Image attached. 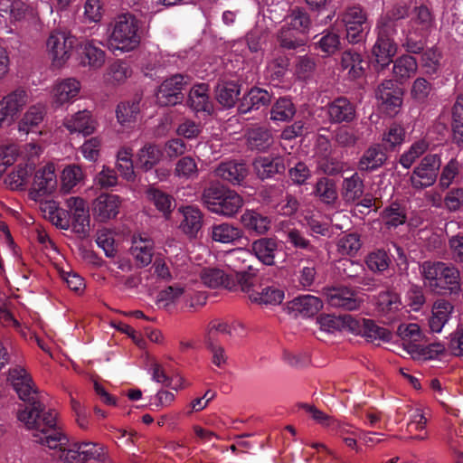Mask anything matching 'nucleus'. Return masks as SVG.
Returning a JSON list of instances; mask_svg holds the SVG:
<instances>
[{
    "mask_svg": "<svg viewBox=\"0 0 463 463\" xmlns=\"http://www.w3.org/2000/svg\"><path fill=\"white\" fill-rule=\"evenodd\" d=\"M18 420L32 432L33 440L55 451L61 463H101L109 458L104 445L93 441H70L57 427V413L33 402L17 413Z\"/></svg>",
    "mask_w": 463,
    "mask_h": 463,
    "instance_id": "nucleus-1",
    "label": "nucleus"
},
{
    "mask_svg": "<svg viewBox=\"0 0 463 463\" xmlns=\"http://www.w3.org/2000/svg\"><path fill=\"white\" fill-rule=\"evenodd\" d=\"M423 286L436 295H458L461 291L459 270L441 261H424L420 265Z\"/></svg>",
    "mask_w": 463,
    "mask_h": 463,
    "instance_id": "nucleus-2",
    "label": "nucleus"
},
{
    "mask_svg": "<svg viewBox=\"0 0 463 463\" xmlns=\"http://www.w3.org/2000/svg\"><path fill=\"white\" fill-rule=\"evenodd\" d=\"M202 203L209 212L224 218L235 217L245 203L236 191L217 183L203 189Z\"/></svg>",
    "mask_w": 463,
    "mask_h": 463,
    "instance_id": "nucleus-3",
    "label": "nucleus"
},
{
    "mask_svg": "<svg viewBox=\"0 0 463 463\" xmlns=\"http://www.w3.org/2000/svg\"><path fill=\"white\" fill-rule=\"evenodd\" d=\"M141 42L137 19L129 13L117 15L108 27V44L123 52L137 49Z\"/></svg>",
    "mask_w": 463,
    "mask_h": 463,
    "instance_id": "nucleus-4",
    "label": "nucleus"
},
{
    "mask_svg": "<svg viewBox=\"0 0 463 463\" xmlns=\"http://www.w3.org/2000/svg\"><path fill=\"white\" fill-rule=\"evenodd\" d=\"M76 38L72 33L61 28L50 32L46 42V53L53 67L61 68L66 64L72 54Z\"/></svg>",
    "mask_w": 463,
    "mask_h": 463,
    "instance_id": "nucleus-5",
    "label": "nucleus"
},
{
    "mask_svg": "<svg viewBox=\"0 0 463 463\" xmlns=\"http://www.w3.org/2000/svg\"><path fill=\"white\" fill-rule=\"evenodd\" d=\"M33 179L28 189L30 200L39 203L52 195L58 187L56 166L53 163L48 162L40 165L33 172Z\"/></svg>",
    "mask_w": 463,
    "mask_h": 463,
    "instance_id": "nucleus-6",
    "label": "nucleus"
},
{
    "mask_svg": "<svg viewBox=\"0 0 463 463\" xmlns=\"http://www.w3.org/2000/svg\"><path fill=\"white\" fill-rule=\"evenodd\" d=\"M29 102V94L24 88H16L0 99V129L15 122Z\"/></svg>",
    "mask_w": 463,
    "mask_h": 463,
    "instance_id": "nucleus-7",
    "label": "nucleus"
},
{
    "mask_svg": "<svg viewBox=\"0 0 463 463\" xmlns=\"http://www.w3.org/2000/svg\"><path fill=\"white\" fill-rule=\"evenodd\" d=\"M441 165L440 157L436 154L425 156L410 175V184L415 190L420 191L433 185Z\"/></svg>",
    "mask_w": 463,
    "mask_h": 463,
    "instance_id": "nucleus-8",
    "label": "nucleus"
},
{
    "mask_svg": "<svg viewBox=\"0 0 463 463\" xmlns=\"http://www.w3.org/2000/svg\"><path fill=\"white\" fill-rule=\"evenodd\" d=\"M190 82V78L175 74L165 80L156 92V101L161 106H174L180 103L184 95L182 90Z\"/></svg>",
    "mask_w": 463,
    "mask_h": 463,
    "instance_id": "nucleus-9",
    "label": "nucleus"
},
{
    "mask_svg": "<svg viewBox=\"0 0 463 463\" xmlns=\"http://www.w3.org/2000/svg\"><path fill=\"white\" fill-rule=\"evenodd\" d=\"M346 38L351 43H357L364 38V32L369 28L365 12L357 5L347 7L342 14Z\"/></svg>",
    "mask_w": 463,
    "mask_h": 463,
    "instance_id": "nucleus-10",
    "label": "nucleus"
},
{
    "mask_svg": "<svg viewBox=\"0 0 463 463\" xmlns=\"http://www.w3.org/2000/svg\"><path fill=\"white\" fill-rule=\"evenodd\" d=\"M65 206L73 231L80 235H86L90 222L86 201L79 196H71L65 200Z\"/></svg>",
    "mask_w": 463,
    "mask_h": 463,
    "instance_id": "nucleus-11",
    "label": "nucleus"
},
{
    "mask_svg": "<svg viewBox=\"0 0 463 463\" xmlns=\"http://www.w3.org/2000/svg\"><path fill=\"white\" fill-rule=\"evenodd\" d=\"M0 16L12 23L34 21L38 17V11L33 5L21 0H1Z\"/></svg>",
    "mask_w": 463,
    "mask_h": 463,
    "instance_id": "nucleus-12",
    "label": "nucleus"
},
{
    "mask_svg": "<svg viewBox=\"0 0 463 463\" xmlns=\"http://www.w3.org/2000/svg\"><path fill=\"white\" fill-rule=\"evenodd\" d=\"M7 381L10 383L18 397L24 402H31L36 392L34 383L26 369L14 365L8 370Z\"/></svg>",
    "mask_w": 463,
    "mask_h": 463,
    "instance_id": "nucleus-13",
    "label": "nucleus"
},
{
    "mask_svg": "<svg viewBox=\"0 0 463 463\" xmlns=\"http://www.w3.org/2000/svg\"><path fill=\"white\" fill-rule=\"evenodd\" d=\"M399 336L403 341V345L408 354L414 359L425 355V349L420 345L423 340V334L417 324H402L397 329Z\"/></svg>",
    "mask_w": 463,
    "mask_h": 463,
    "instance_id": "nucleus-14",
    "label": "nucleus"
},
{
    "mask_svg": "<svg viewBox=\"0 0 463 463\" xmlns=\"http://www.w3.org/2000/svg\"><path fill=\"white\" fill-rule=\"evenodd\" d=\"M326 296L332 307L348 311L359 309L364 302L354 290L347 287L327 288Z\"/></svg>",
    "mask_w": 463,
    "mask_h": 463,
    "instance_id": "nucleus-15",
    "label": "nucleus"
},
{
    "mask_svg": "<svg viewBox=\"0 0 463 463\" xmlns=\"http://www.w3.org/2000/svg\"><path fill=\"white\" fill-rule=\"evenodd\" d=\"M80 89V81L76 78H66L57 80L52 90V103L57 107L72 103L77 99Z\"/></svg>",
    "mask_w": 463,
    "mask_h": 463,
    "instance_id": "nucleus-16",
    "label": "nucleus"
},
{
    "mask_svg": "<svg viewBox=\"0 0 463 463\" xmlns=\"http://www.w3.org/2000/svg\"><path fill=\"white\" fill-rule=\"evenodd\" d=\"M121 203V198L117 194H101L92 203L94 218L102 222L115 218L119 212Z\"/></svg>",
    "mask_w": 463,
    "mask_h": 463,
    "instance_id": "nucleus-17",
    "label": "nucleus"
},
{
    "mask_svg": "<svg viewBox=\"0 0 463 463\" xmlns=\"http://www.w3.org/2000/svg\"><path fill=\"white\" fill-rule=\"evenodd\" d=\"M376 98L383 109L392 116L398 112L402 103V91L395 88L394 81L392 80H386L378 86Z\"/></svg>",
    "mask_w": 463,
    "mask_h": 463,
    "instance_id": "nucleus-18",
    "label": "nucleus"
},
{
    "mask_svg": "<svg viewBox=\"0 0 463 463\" xmlns=\"http://www.w3.org/2000/svg\"><path fill=\"white\" fill-rule=\"evenodd\" d=\"M241 290L248 294L251 302L261 305H279L282 303L285 294L282 289L275 287H267L260 292L251 288V283L248 279L241 280Z\"/></svg>",
    "mask_w": 463,
    "mask_h": 463,
    "instance_id": "nucleus-19",
    "label": "nucleus"
},
{
    "mask_svg": "<svg viewBox=\"0 0 463 463\" xmlns=\"http://www.w3.org/2000/svg\"><path fill=\"white\" fill-rule=\"evenodd\" d=\"M63 126L71 133H79L89 136L96 130V123L88 110L78 111L67 116L63 120Z\"/></svg>",
    "mask_w": 463,
    "mask_h": 463,
    "instance_id": "nucleus-20",
    "label": "nucleus"
},
{
    "mask_svg": "<svg viewBox=\"0 0 463 463\" xmlns=\"http://www.w3.org/2000/svg\"><path fill=\"white\" fill-rule=\"evenodd\" d=\"M278 249L279 243L275 238L263 237L252 241L249 250L264 265L273 266Z\"/></svg>",
    "mask_w": 463,
    "mask_h": 463,
    "instance_id": "nucleus-21",
    "label": "nucleus"
},
{
    "mask_svg": "<svg viewBox=\"0 0 463 463\" xmlns=\"http://www.w3.org/2000/svg\"><path fill=\"white\" fill-rule=\"evenodd\" d=\"M245 164L237 161L221 163L214 170L217 177L229 182L233 185L241 184L248 175Z\"/></svg>",
    "mask_w": 463,
    "mask_h": 463,
    "instance_id": "nucleus-22",
    "label": "nucleus"
},
{
    "mask_svg": "<svg viewBox=\"0 0 463 463\" xmlns=\"http://www.w3.org/2000/svg\"><path fill=\"white\" fill-rule=\"evenodd\" d=\"M240 222L247 231L257 235H265L271 226V220L255 210L244 211Z\"/></svg>",
    "mask_w": 463,
    "mask_h": 463,
    "instance_id": "nucleus-23",
    "label": "nucleus"
},
{
    "mask_svg": "<svg viewBox=\"0 0 463 463\" xmlns=\"http://www.w3.org/2000/svg\"><path fill=\"white\" fill-rule=\"evenodd\" d=\"M327 114L333 123L351 122L355 118V109L347 99L338 98L327 106Z\"/></svg>",
    "mask_w": 463,
    "mask_h": 463,
    "instance_id": "nucleus-24",
    "label": "nucleus"
},
{
    "mask_svg": "<svg viewBox=\"0 0 463 463\" xmlns=\"http://www.w3.org/2000/svg\"><path fill=\"white\" fill-rule=\"evenodd\" d=\"M154 251V242L147 236H134L130 253L139 266H147L151 263Z\"/></svg>",
    "mask_w": 463,
    "mask_h": 463,
    "instance_id": "nucleus-25",
    "label": "nucleus"
},
{
    "mask_svg": "<svg viewBox=\"0 0 463 463\" xmlns=\"http://www.w3.org/2000/svg\"><path fill=\"white\" fill-rule=\"evenodd\" d=\"M286 165L279 157L259 156L253 162V169L261 180L274 177L285 171Z\"/></svg>",
    "mask_w": 463,
    "mask_h": 463,
    "instance_id": "nucleus-26",
    "label": "nucleus"
},
{
    "mask_svg": "<svg viewBox=\"0 0 463 463\" xmlns=\"http://www.w3.org/2000/svg\"><path fill=\"white\" fill-rule=\"evenodd\" d=\"M373 55L376 65L384 69L392 61L397 52V45L391 38H377L373 47Z\"/></svg>",
    "mask_w": 463,
    "mask_h": 463,
    "instance_id": "nucleus-27",
    "label": "nucleus"
},
{
    "mask_svg": "<svg viewBox=\"0 0 463 463\" xmlns=\"http://www.w3.org/2000/svg\"><path fill=\"white\" fill-rule=\"evenodd\" d=\"M323 307L319 298L312 295L299 296L288 303V308L302 317H313Z\"/></svg>",
    "mask_w": 463,
    "mask_h": 463,
    "instance_id": "nucleus-28",
    "label": "nucleus"
},
{
    "mask_svg": "<svg viewBox=\"0 0 463 463\" xmlns=\"http://www.w3.org/2000/svg\"><path fill=\"white\" fill-rule=\"evenodd\" d=\"M183 220L179 224L181 231L190 238H195L203 226V214L198 208L186 206L181 210Z\"/></svg>",
    "mask_w": 463,
    "mask_h": 463,
    "instance_id": "nucleus-29",
    "label": "nucleus"
},
{
    "mask_svg": "<svg viewBox=\"0 0 463 463\" xmlns=\"http://www.w3.org/2000/svg\"><path fill=\"white\" fill-rule=\"evenodd\" d=\"M82 62L90 68L98 70L105 63L106 53L93 41L85 40L80 43Z\"/></svg>",
    "mask_w": 463,
    "mask_h": 463,
    "instance_id": "nucleus-30",
    "label": "nucleus"
},
{
    "mask_svg": "<svg viewBox=\"0 0 463 463\" xmlns=\"http://www.w3.org/2000/svg\"><path fill=\"white\" fill-rule=\"evenodd\" d=\"M453 311V306L447 300H437L432 307V315L429 324L430 330L434 333L441 332Z\"/></svg>",
    "mask_w": 463,
    "mask_h": 463,
    "instance_id": "nucleus-31",
    "label": "nucleus"
},
{
    "mask_svg": "<svg viewBox=\"0 0 463 463\" xmlns=\"http://www.w3.org/2000/svg\"><path fill=\"white\" fill-rule=\"evenodd\" d=\"M45 107L43 104H35L25 111L19 120L17 129L20 133L27 135L33 128L38 127L43 120Z\"/></svg>",
    "mask_w": 463,
    "mask_h": 463,
    "instance_id": "nucleus-32",
    "label": "nucleus"
},
{
    "mask_svg": "<svg viewBox=\"0 0 463 463\" xmlns=\"http://www.w3.org/2000/svg\"><path fill=\"white\" fill-rule=\"evenodd\" d=\"M417 70L418 62L414 57L402 55L394 61L392 73L398 82L403 83L415 75Z\"/></svg>",
    "mask_w": 463,
    "mask_h": 463,
    "instance_id": "nucleus-33",
    "label": "nucleus"
},
{
    "mask_svg": "<svg viewBox=\"0 0 463 463\" xmlns=\"http://www.w3.org/2000/svg\"><path fill=\"white\" fill-rule=\"evenodd\" d=\"M374 303L377 311L383 316H390L399 311L402 301L398 294L391 290H384L374 297Z\"/></svg>",
    "mask_w": 463,
    "mask_h": 463,
    "instance_id": "nucleus-34",
    "label": "nucleus"
},
{
    "mask_svg": "<svg viewBox=\"0 0 463 463\" xmlns=\"http://www.w3.org/2000/svg\"><path fill=\"white\" fill-rule=\"evenodd\" d=\"M271 99L269 93L260 88H252L242 99L240 106L241 113H247L251 109H259L262 106H267Z\"/></svg>",
    "mask_w": 463,
    "mask_h": 463,
    "instance_id": "nucleus-35",
    "label": "nucleus"
},
{
    "mask_svg": "<svg viewBox=\"0 0 463 463\" xmlns=\"http://www.w3.org/2000/svg\"><path fill=\"white\" fill-rule=\"evenodd\" d=\"M387 157L379 146L368 147L361 156L358 166L361 171H374L381 167Z\"/></svg>",
    "mask_w": 463,
    "mask_h": 463,
    "instance_id": "nucleus-36",
    "label": "nucleus"
},
{
    "mask_svg": "<svg viewBox=\"0 0 463 463\" xmlns=\"http://www.w3.org/2000/svg\"><path fill=\"white\" fill-rule=\"evenodd\" d=\"M188 102L196 112L210 111L212 104L209 98V86L205 83L194 85L190 90Z\"/></svg>",
    "mask_w": 463,
    "mask_h": 463,
    "instance_id": "nucleus-37",
    "label": "nucleus"
},
{
    "mask_svg": "<svg viewBox=\"0 0 463 463\" xmlns=\"http://www.w3.org/2000/svg\"><path fill=\"white\" fill-rule=\"evenodd\" d=\"M84 179L82 168L75 164L66 165L61 174L60 192L69 194Z\"/></svg>",
    "mask_w": 463,
    "mask_h": 463,
    "instance_id": "nucleus-38",
    "label": "nucleus"
},
{
    "mask_svg": "<svg viewBox=\"0 0 463 463\" xmlns=\"http://www.w3.org/2000/svg\"><path fill=\"white\" fill-rule=\"evenodd\" d=\"M140 98L135 97L131 101L121 102L116 109L118 122L121 126L134 123L140 112Z\"/></svg>",
    "mask_w": 463,
    "mask_h": 463,
    "instance_id": "nucleus-39",
    "label": "nucleus"
},
{
    "mask_svg": "<svg viewBox=\"0 0 463 463\" xmlns=\"http://www.w3.org/2000/svg\"><path fill=\"white\" fill-rule=\"evenodd\" d=\"M250 258V251L247 249L238 248L226 252L223 259L224 266L235 272L237 275L244 274L242 269L250 268L247 265L248 260Z\"/></svg>",
    "mask_w": 463,
    "mask_h": 463,
    "instance_id": "nucleus-40",
    "label": "nucleus"
},
{
    "mask_svg": "<svg viewBox=\"0 0 463 463\" xmlns=\"http://www.w3.org/2000/svg\"><path fill=\"white\" fill-rule=\"evenodd\" d=\"M240 94V85L234 81H223L216 87V99L226 108L233 107L239 99Z\"/></svg>",
    "mask_w": 463,
    "mask_h": 463,
    "instance_id": "nucleus-41",
    "label": "nucleus"
},
{
    "mask_svg": "<svg viewBox=\"0 0 463 463\" xmlns=\"http://www.w3.org/2000/svg\"><path fill=\"white\" fill-rule=\"evenodd\" d=\"M162 156V151L157 146L146 144L137 153V165L148 171L161 160Z\"/></svg>",
    "mask_w": 463,
    "mask_h": 463,
    "instance_id": "nucleus-42",
    "label": "nucleus"
},
{
    "mask_svg": "<svg viewBox=\"0 0 463 463\" xmlns=\"http://www.w3.org/2000/svg\"><path fill=\"white\" fill-rule=\"evenodd\" d=\"M212 239L221 243H232L242 237V232L240 228L222 222L212 226Z\"/></svg>",
    "mask_w": 463,
    "mask_h": 463,
    "instance_id": "nucleus-43",
    "label": "nucleus"
},
{
    "mask_svg": "<svg viewBox=\"0 0 463 463\" xmlns=\"http://www.w3.org/2000/svg\"><path fill=\"white\" fill-rule=\"evenodd\" d=\"M33 172V164H20L8 175L5 182L12 190H24Z\"/></svg>",
    "mask_w": 463,
    "mask_h": 463,
    "instance_id": "nucleus-44",
    "label": "nucleus"
},
{
    "mask_svg": "<svg viewBox=\"0 0 463 463\" xmlns=\"http://www.w3.org/2000/svg\"><path fill=\"white\" fill-rule=\"evenodd\" d=\"M229 274L217 268H203L200 271L202 282L209 288L225 287L229 288L232 284Z\"/></svg>",
    "mask_w": 463,
    "mask_h": 463,
    "instance_id": "nucleus-45",
    "label": "nucleus"
},
{
    "mask_svg": "<svg viewBox=\"0 0 463 463\" xmlns=\"http://www.w3.org/2000/svg\"><path fill=\"white\" fill-rule=\"evenodd\" d=\"M341 66L343 70L347 71V74L351 79H357L364 73L362 56L352 50L343 52Z\"/></svg>",
    "mask_w": 463,
    "mask_h": 463,
    "instance_id": "nucleus-46",
    "label": "nucleus"
},
{
    "mask_svg": "<svg viewBox=\"0 0 463 463\" xmlns=\"http://www.w3.org/2000/svg\"><path fill=\"white\" fill-rule=\"evenodd\" d=\"M433 19L430 10L426 6H419L414 10V17L411 21V29L415 33L425 36L432 26Z\"/></svg>",
    "mask_w": 463,
    "mask_h": 463,
    "instance_id": "nucleus-47",
    "label": "nucleus"
},
{
    "mask_svg": "<svg viewBox=\"0 0 463 463\" xmlns=\"http://www.w3.org/2000/svg\"><path fill=\"white\" fill-rule=\"evenodd\" d=\"M132 74L130 66L122 61L112 63L104 74V80L111 85L123 83Z\"/></svg>",
    "mask_w": 463,
    "mask_h": 463,
    "instance_id": "nucleus-48",
    "label": "nucleus"
},
{
    "mask_svg": "<svg viewBox=\"0 0 463 463\" xmlns=\"http://www.w3.org/2000/svg\"><path fill=\"white\" fill-rule=\"evenodd\" d=\"M272 143V136L266 128H258L248 132V145L252 150L265 151Z\"/></svg>",
    "mask_w": 463,
    "mask_h": 463,
    "instance_id": "nucleus-49",
    "label": "nucleus"
},
{
    "mask_svg": "<svg viewBox=\"0 0 463 463\" xmlns=\"http://www.w3.org/2000/svg\"><path fill=\"white\" fill-rule=\"evenodd\" d=\"M146 197L165 216L171 213L174 208V200L169 194L155 187H150L146 190Z\"/></svg>",
    "mask_w": 463,
    "mask_h": 463,
    "instance_id": "nucleus-50",
    "label": "nucleus"
},
{
    "mask_svg": "<svg viewBox=\"0 0 463 463\" xmlns=\"http://www.w3.org/2000/svg\"><path fill=\"white\" fill-rule=\"evenodd\" d=\"M314 195L318 197L324 203H334L337 199V192L335 183L326 178L322 177L317 180L313 192Z\"/></svg>",
    "mask_w": 463,
    "mask_h": 463,
    "instance_id": "nucleus-51",
    "label": "nucleus"
},
{
    "mask_svg": "<svg viewBox=\"0 0 463 463\" xmlns=\"http://www.w3.org/2000/svg\"><path fill=\"white\" fill-rule=\"evenodd\" d=\"M278 42L282 48L295 50L303 46L306 39L285 24L278 33Z\"/></svg>",
    "mask_w": 463,
    "mask_h": 463,
    "instance_id": "nucleus-52",
    "label": "nucleus"
},
{
    "mask_svg": "<svg viewBox=\"0 0 463 463\" xmlns=\"http://www.w3.org/2000/svg\"><path fill=\"white\" fill-rule=\"evenodd\" d=\"M364 193V184L357 174L343 181L342 196L346 203H353L359 199Z\"/></svg>",
    "mask_w": 463,
    "mask_h": 463,
    "instance_id": "nucleus-53",
    "label": "nucleus"
},
{
    "mask_svg": "<svg viewBox=\"0 0 463 463\" xmlns=\"http://www.w3.org/2000/svg\"><path fill=\"white\" fill-rule=\"evenodd\" d=\"M453 139L458 145H463V97H458L452 108Z\"/></svg>",
    "mask_w": 463,
    "mask_h": 463,
    "instance_id": "nucleus-54",
    "label": "nucleus"
},
{
    "mask_svg": "<svg viewBox=\"0 0 463 463\" xmlns=\"http://www.w3.org/2000/svg\"><path fill=\"white\" fill-rule=\"evenodd\" d=\"M362 242L357 233L345 234L337 240L336 248L341 255L354 256L361 249Z\"/></svg>",
    "mask_w": 463,
    "mask_h": 463,
    "instance_id": "nucleus-55",
    "label": "nucleus"
},
{
    "mask_svg": "<svg viewBox=\"0 0 463 463\" xmlns=\"http://www.w3.org/2000/svg\"><path fill=\"white\" fill-rule=\"evenodd\" d=\"M184 288L179 286H169L161 290L156 297V304L160 307H169L175 304L182 297L185 298Z\"/></svg>",
    "mask_w": 463,
    "mask_h": 463,
    "instance_id": "nucleus-56",
    "label": "nucleus"
},
{
    "mask_svg": "<svg viewBox=\"0 0 463 463\" xmlns=\"http://www.w3.org/2000/svg\"><path fill=\"white\" fill-rule=\"evenodd\" d=\"M429 148V143L426 140H418L414 142L410 148L400 157L401 165L408 169L417 158L422 156Z\"/></svg>",
    "mask_w": 463,
    "mask_h": 463,
    "instance_id": "nucleus-57",
    "label": "nucleus"
},
{
    "mask_svg": "<svg viewBox=\"0 0 463 463\" xmlns=\"http://www.w3.org/2000/svg\"><path fill=\"white\" fill-rule=\"evenodd\" d=\"M285 24L304 37V34L307 33L310 27L311 22L309 15L306 12L294 10L286 18Z\"/></svg>",
    "mask_w": 463,
    "mask_h": 463,
    "instance_id": "nucleus-58",
    "label": "nucleus"
},
{
    "mask_svg": "<svg viewBox=\"0 0 463 463\" xmlns=\"http://www.w3.org/2000/svg\"><path fill=\"white\" fill-rule=\"evenodd\" d=\"M289 66L288 58L284 55L274 54L267 66V71L272 80H280L287 73Z\"/></svg>",
    "mask_w": 463,
    "mask_h": 463,
    "instance_id": "nucleus-59",
    "label": "nucleus"
},
{
    "mask_svg": "<svg viewBox=\"0 0 463 463\" xmlns=\"http://www.w3.org/2000/svg\"><path fill=\"white\" fill-rule=\"evenodd\" d=\"M365 263L370 270L383 272L389 268L391 259L385 250H377L368 254Z\"/></svg>",
    "mask_w": 463,
    "mask_h": 463,
    "instance_id": "nucleus-60",
    "label": "nucleus"
},
{
    "mask_svg": "<svg viewBox=\"0 0 463 463\" xmlns=\"http://www.w3.org/2000/svg\"><path fill=\"white\" fill-rule=\"evenodd\" d=\"M198 175V167L195 160L187 156L177 161L175 167V175L184 179H193Z\"/></svg>",
    "mask_w": 463,
    "mask_h": 463,
    "instance_id": "nucleus-61",
    "label": "nucleus"
},
{
    "mask_svg": "<svg viewBox=\"0 0 463 463\" xmlns=\"http://www.w3.org/2000/svg\"><path fill=\"white\" fill-rule=\"evenodd\" d=\"M295 114V108L288 99H279L271 109V119L275 121H287Z\"/></svg>",
    "mask_w": 463,
    "mask_h": 463,
    "instance_id": "nucleus-62",
    "label": "nucleus"
},
{
    "mask_svg": "<svg viewBox=\"0 0 463 463\" xmlns=\"http://www.w3.org/2000/svg\"><path fill=\"white\" fill-rule=\"evenodd\" d=\"M317 45L321 52L329 55L334 54L340 49V36L333 30L326 31L317 42Z\"/></svg>",
    "mask_w": 463,
    "mask_h": 463,
    "instance_id": "nucleus-63",
    "label": "nucleus"
},
{
    "mask_svg": "<svg viewBox=\"0 0 463 463\" xmlns=\"http://www.w3.org/2000/svg\"><path fill=\"white\" fill-rule=\"evenodd\" d=\"M404 128L402 126L393 123L383 133L382 141L386 148L392 149L395 146L402 145L404 141Z\"/></svg>",
    "mask_w": 463,
    "mask_h": 463,
    "instance_id": "nucleus-64",
    "label": "nucleus"
}]
</instances>
